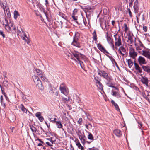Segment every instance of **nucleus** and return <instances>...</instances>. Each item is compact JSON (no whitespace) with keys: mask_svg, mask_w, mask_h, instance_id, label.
I'll list each match as a JSON object with an SVG mask.
<instances>
[{"mask_svg":"<svg viewBox=\"0 0 150 150\" xmlns=\"http://www.w3.org/2000/svg\"><path fill=\"white\" fill-rule=\"evenodd\" d=\"M72 54L73 55V56H74L76 59L74 58L73 60H74L77 62L79 63L81 68L83 69L84 64H83V62L80 60V59H84L85 58V56L76 51H75L72 52Z\"/></svg>","mask_w":150,"mask_h":150,"instance_id":"obj_1","label":"nucleus"},{"mask_svg":"<svg viewBox=\"0 0 150 150\" xmlns=\"http://www.w3.org/2000/svg\"><path fill=\"white\" fill-rule=\"evenodd\" d=\"M33 81L36 86L39 89L42 90L44 89V86L42 85V83L39 78L37 76L34 75L33 76Z\"/></svg>","mask_w":150,"mask_h":150,"instance_id":"obj_2","label":"nucleus"},{"mask_svg":"<svg viewBox=\"0 0 150 150\" xmlns=\"http://www.w3.org/2000/svg\"><path fill=\"white\" fill-rule=\"evenodd\" d=\"M117 32L114 35V37L115 39V44L114 49H117L118 47H120L122 45V41L121 38V36L120 35L117 34Z\"/></svg>","mask_w":150,"mask_h":150,"instance_id":"obj_3","label":"nucleus"},{"mask_svg":"<svg viewBox=\"0 0 150 150\" xmlns=\"http://www.w3.org/2000/svg\"><path fill=\"white\" fill-rule=\"evenodd\" d=\"M129 56L132 59H135L137 56V53L135 50L132 48H130L129 49Z\"/></svg>","mask_w":150,"mask_h":150,"instance_id":"obj_4","label":"nucleus"},{"mask_svg":"<svg viewBox=\"0 0 150 150\" xmlns=\"http://www.w3.org/2000/svg\"><path fill=\"white\" fill-rule=\"evenodd\" d=\"M62 84L60 86L59 89L62 93L63 94L67 96L69 93L68 89L67 87L65 86H62Z\"/></svg>","mask_w":150,"mask_h":150,"instance_id":"obj_5","label":"nucleus"},{"mask_svg":"<svg viewBox=\"0 0 150 150\" xmlns=\"http://www.w3.org/2000/svg\"><path fill=\"white\" fill-rule=\"evenodd\" d=\"M106 36L107 38V40L108 43L111 46L112 49H114V45L112 40L111 39L108 33V32L106 33Z\"/></svg>","mask_w":150,"mask_h":150,"instance_id":"obj_6","label":"nucleus"},{"mask_svg":"<svg viewBox=\"0 0 150 150\" xmlns=\"http://www.w3.org/2000/svg\"><path fill=\"white\" fill-rule=\"evenodd\" d=\"M13 24L12 22L11 21L9 22V24L5 27L6 30L8 32H10L13 30H15V28L13 26Z\"/></svg>","mask_w":150,"mask_h":150,"instance_id":"obj_7","label":"nucleus"},{"mask_svg":"<svg viewBox=\"0 0 150 150\" xmlns=\"http://www.w3.org/2000/svg\"><path fill=\"white\" fill-rule=\"evenodd\" d=\"M138 61L140 65L143 64H146L147 63L145 59L142 56H139L138 59Z\"/></svg>","mask_w":150,"mask_h":150,"instance_id":"obj_8","label":"nucleus"},{"mask_svg":"<svg viewBox=\"0 0 150 150\" xmlns=\"http://www.w3.org/2000/svg\"><path fill=\"white\" fill-rule=\"evenodd\" d=\"M105 79L107 81V84L108 85L110 84V82L112 80V78L111 76L108 74L107 73L103 78Z\"/></svg>","mask_w":150,"mask_h":150,"instance_id":"obj_9","label":"nucleus"},{"mask_svg":"<svg viewBox=\"0 0 150 150\" xmlns=\"http://www.w3.org/2000/svg\"><path fill=\"white\" fill-rule=\"evenodd\" d=\"M133 8L135 13H138L139 8L137 0H136L135 1Z\"/></svg>","mask_w":150,"mask_h":150,"instance_id":"obj_10","label":"nucleus"},{"mask_svg":"<svg viewBox=\"0 0 150 150\" xmlns=\"http://www.w3.org/2000/svg\"><path fill=\"white\" fill-rule=\"evenodd\" d=\"M141 81L146 86H148L149 81L147 78L142 76L141 79Z\"/></svg>","mask_w":150,"mask_h":150,"instance_id":"obj_11","label":"nucleus"},{"mask_svg":"<svg viewBox=\"0 0 150 150\" xmlns=\"http://www.w3.org/2000/svg\"><path fill=\"white\" fill-rule=\"evenodd\" d=\"M126 49L123 46H121L120 47L118 50L119 53L121 54L122 56H124L125 53L126 52Z\"/></svg>","mask_w":150,"mask_h":150,"instance_id":"obj_12","label":"nucleus"},{"mask_svg":"<svg viewBox=\"0 0 150 150\" xmlns=\"http://www.w3.org/2000/svg\"><path fill=\"white\" fill-rule=\"evenodd\" d=\"M97 47L102 52L105 53L106 52L108 53V52L106 50L103 46L100 43L97 44Z\"/></svg>","mask_w":150,"mask_h":150,"instance_id":"obj_13","label":"nucleus"},{"mask_svg":"<svg viewBox=\"0 0 150 150\" xmlns=\"http://www.w3.org/2000/svg\"><path fill=\"white\" fill-rule=\"evenodd\" d=\"M114 133L117 137H120L122 135V132L117 129H115L113 131Z\"/></svg>","mask_w":150,"mask_h":150,"instance_id":"obj_14","label":"nucleus"},{"mask_svg":"<svg viewBox=\"0 0 150 150\" xmlns=\"http://www.w3.org/2000/svg\"><path fill=\"white\" fill-rule=\"evenodd\" d=\"M142 55L150 59V53L149 52L143 50Z\"/></svg>","mask_w":150,"mask_h":150,"instance_id":"obj_15","label":"nucleus"},{"mask_svg":"<svg viewBox=\"0 0 150 150\" xmlns=\"http://www.w3.org/2000/svg\"><path fill=\"white\" fill-rule=\"evenodd\" d=\"M98 74L100 76L103 77V78L106 75L107 73L105 71L103 70H100L99 69H98Z\"/></svg>","mask_w":150,"mask_h":150,"instance_id":"obj_16","label":"nucleus"},{"mask_svg":"<svg viewBox=\"0 0 150 150\" xmlns=\"http://www.w3.org/2000/svg\"><path fill=\"white\" fill-rule=\"evenodd\" d=\"M71 44L72 45L78 47L80 48V47L79 43L77 40L75 39L74 38Z\"/></svg>","mask_w":150,"mask_h":150,"instance_id":"obj_17","label":"nucleus"},{"mask_svg":"<svg viewBox=\"0 0 150 150\" xmlns=\"http://www.w3.org/2000/svg\"><path fill=\"white\" fill-rule=\"evenodd\" d=\"M112 94L115 97L117 98H120L121 97V96L120 94L119 93L118 91H116L112 90Z\"/></svg>","mask_w":150,"mask_h":150,"instance_id":"obj_18","label":"nucleus"},{"mask_svg":"<svg viewBox=\"0 0 150 150\" xmlns=\"http://www.w3.org/2000/svg\"><path fill=\"white\" fill-rule=\"evenodd\" d=\"M20 107L21 110L23 113L26 114H28V113H30V112L28 110L26 109L22 104H21Z\"/></svg>","mask_w":150,"mask_h":150,"instance_id":"obj_19","label":"nucleus"},{"mask_svg":"<svg viewBox=\"0 0 150 150\" xmlns=\"http://www.w3.org/2000/svg\"><path fill=\"white\" fill-rule=\"evenodd\" d=\"M142 68L144 71L148 73H150V66L148 65L143 66Z\"/></svg>","mask_w":150,"mask_h":150,"instance_id":"obj_20","label":"nucleus"},{"mask_svg":"<svg viewBox=\"0 0 150 150\" xmlns=\"http://www.w3.org/2000/svg\"><path fill=\"white\" fill-rule=\"evenodd\" d=\"M75 142L76 145L79 149H80L81 150H83V147L81 145L78 140H75Z\"/></svg>","mask_w":150,"mask_h":150,"instance_id":"obj_21","label":"nucleus"},{"mask_svg":"<svg viewBox=\"0 0 150 150\" xmlns=\"http://www.w3.org/2000/svg\"><path fill=\"white\" fill-rule=\"evenodd\" d=\"M134 65L135 69L139 73H141L142 72V70L141 68L139 66V65L137 63L135 62L134 63Z\"/></svg>","mask_w":150,"mask_h":150,"instance_id":"obj_22","label":"nucleus"},{"mask_svg":"<svg viewBox=\"0 0 150 150\" xmlns=\"http://www.w3.org/2000/svg\"><path fill=\"white\" fill-rule=\"evenodd\" d=\"M111 103L114 105L115 109L118 111L120 112V109L119 108L118 105L113 100L111 101Z\"/></svg>","mask_w":150,"mask_h":150,"instance_id":"obj_23","label":"nucleus"},{"mask_svg":"<svg viewBox=\"0 0 150 150\" xmlns=\"http://www.w3.org/2000/svg\"><path fill=\"white\" fill-rule=\"evenodd\" d=\"M22 31V32L23 33V34L24 35V37H22V39L23 40H24L25 42H27L28 44L30 42L29 40H27L25 37L28 38L27 37L26 35L25 34V33L22 30H21Z\"/></svg>","mask_w":150,"mask_h":150,"instance_id":"obj_24","label":"nucleus"},{"mask_svg":"<svg viewBox=\"0 0 150 150\" xmlns=\"http://www.w3.org/2000/svg\"><path fill=\"white\" fill-rule=\"evenodd\" d=\"M35 71L37 75L39 77L42 76L44 74L42 71L38 69H35Z\"/></svg>","mask_w":150,"mask_h":150,"instance_id":"obj_25","label":"nucleus"},{"mask_svg":"<svg viewBox=\"0 0 150 150\" xmlns=\"http://www.w3.org/2000/svg\"><path fill=\"white\" fill-rule=\"evenodd\" d=\"M3 9L4 11L5 14H7L8 15V16H10L9 10L7 6L3 8Z\"/></svg>","mask_w":150,"mask_h":150,"instance_id":"obj_26","label":"nucleus"},{"mask_svg":"<svg viewBox=\"0 0 150 150\" xmlns=\"http://www.w3.org/2000/svg\"><path fill=\"white\" fill-rule=\"evenodd\" d=\"M126 60L127 62L128 63L129 67L130 68H131L133 64V62L130 59H126Z\"/></svg>","mask_w":150,"mask_h":150,"instance_id":"obj_27","label":"nucleus"},{"mask_svg":"<svg viewBox=\"0 0 150 150\" xmlns=\"http://www.w3.org/2000/svg\"><path fill=\"white\" fill-rule=\"evenodd\" d=\"M14 19L16 20L18 16H20V14L18 11L15 10L14 11Z\"/></svg>","mask_w":150,"mask_h":150,"instance_id":"obj_28","label":"nucleus"},{"mask_svg":"<svg viewBox=\"0 0 150 150\" xmlns=\"http://www.w3.org/2000/svg\"><path fill=\"white\" fill-rule=\"evenodd\" d=\"M96 86L99 89L101 90L103 89V86L100 81L98 83H96Z\"/></svg>","mask_w":150,"mask_h":150,"instance_id":"obj_29","label":"nucleus"},{"mask_svg":"<svg viewBox=\"0 0 150 150\" xmlns=\"http://www.w3.org/2000/svg\"><path fill=\"white\" fill-rule=\"evenodd\" d=\"M56 124L57 127L59 128H61L62 127V125L60 121L56 122Z\"/></svg>","mask_w":150,"mask_h":150,"instance_id":"obj_30","label":"nucleus"},{"mask_svg":"<svg viewBox=\"0 0 150 150\" xmlns=\"http://www.w3.org/2000/svg\"><path fill=\"white\" fill-rule=\"evenodd\" d=\"M92 35H93V40L96 41L97 40V36L95 30L92 33Z\"/></svg>","mask_w":150,"mask_h":150,"instance_id":"obj_31","label":"nucleus"},{"mask_svg":"<svg viewBox=\"0 0 150 150\" xmlns=\"http://www.w3.org/2000/svg\"><path fill=\"white\" fill-rule=\"evenodd\" d=\"M30 127L31 129V131H32L33 133H35L37 131V129L35 127H34L33 125H30Z\"/></svg>","mask_w":150,"mask_h":150,"instance_id":"obj_32","label":"nucleus"},{"mask_svg":"<svg viewBox=\"0 0 150 150\" xmlns=\"http://www.w3.org/2000/svg\"><path fill=\"white\" fill-rule=\"evenodd\" d=\"M41 80L44 81H47V79L45 77V74H44L40 76V77Z\"/></svg>","mask_w":150,"mask_h":150,"instance_id":"obj_33","label":"nucleus"},{"mask_svg":"<svg viewBox=\"0 0 150 150\" xmlns=\"http://www.w3.org/2000/svg\"><path fill=\"white\" fill-rule=\"evenodd\" d=\"M0 5L3 8L7 6V4L6 1H3V3H1Z\"/></svg>","mask_w":150,"mask_h":150,"instance_id":"obj_34","label":"nucleus"},{"mask_svg":"<svg viewBox=\"0 0 150 150\" xmlns=\"http://www.w3.org/2000/svg\"><path fill=\"white\" fill-rule=\"evenodd\" d=\"M59 15L60 16L62 17L63 18L66 19L67 18V16H66V15L63 13H62L59 12Z\"/></svg>","mask_w":150,"mask_h":150,"instance_id":"obj_35","label":"nucleus"},{"mask_svg":"<svg viewBox=\"0 0 150 150\" xmlns=\"http://www.w3.org/2000/svg\"><path fill=\"white\" fill-rule=\"evenodd\" d=\"M128 40L129 41H127V42L129 41L130 44H132L134 43L133 40L132 38L130 36H129L128 37Z\"/></svg>","mask_w":150,"mask_h":150,"instance_id":"obj_36","label":"nucleus"},{"mask_svg":"<svg viewBox=\"0 0 150 150\" xmlns=\"http://www.w3.org/2000/svg\"><path fill=\"white\" fill-rule=\"evenodd\" d=\"M3 24L4 26L5 27L9 24V23L8 22V21L6 19H5L3 21Z\"/></svg>","mask_w":150,"mask_h":150,"instance_id":"obj_37","label":"nucleus"},{"mask_svg":"<svg viewBox=\"0 0 150 150\" xmlns=\"http://www.w3.org/2000/svg\"><path fill=\"white\" fill-rule=\"evenodd\" d=\"M124 31L125 33H126L128 30V28L127 26V25L126 23H125L124 25Z\"/></svg>","mask_w":150,"mask_h":150,"instance_id":"obj_38","label":"nucleus"},{"mask_svg":"<svg viewBox=\"0 0 150 150\" xmlns=\"http://www.w3.org/2000/svg\"><path fill=\"white\" fill-rule=\"evenodd\" d=\"M88 138L90 140H93V137L92 135V134L91 133H89V135L88 137Z\"/></svg>","mask_w":150,"mask_h":150,"instance_id":"obj_39","label":"nucleus"},{"mask_svg":"<svg viewBox=\"0 0 150 150\" xmlns=\"http://www.w3.org/2000/svg\"><path fill=\"white\" fill-rule=\"evenodd\" d=\"M51 143H50L49 142H46V144L49 146H53L52 144L53 143V141H50Z\"/></svg>","mask_w":150,"mask_h":150,"instance_id":"obj_40","label":"nucleus"},{"mask_svg":"<svg viewBox=\"0 0 150 150\" xmlns=\"http://www.w3.org/2000/svg\"><path fill=\"white\" fill-rule=\"evenodd\" d=\"M64 102L65 103H66V102H68V101H69V99L67 98H65L63 97L62 98Z\"/></svg>","mask_w":150,"mask_h":150,"instance_id":"obj_41","label":"nucleus"},{"mask_svg":"<svg viewBox=\"0 0 150 150\" xmlns=\"http://www.w3.org/2000/svg\"><path fill=\"white\" fill-rule=\"evenodd\" d=\"M92 127V125L90 123H89L88 125H86V127L88 129H89L91 128Z\"/></svg>","mask_w":150,"mask_h":150,"instance_id":"obj_42","label":"nucleus"},{"mask_svg":"<svg viewBox=\"0 0 150 150\" xmlns=\"http://www.w3.org/2000/svg\"><path fill=\"white\" fill-rule=\"evenodd\" d=\"M3 84L6 87V86H7L8 85V81H3Z\"/></svg>","mask_w":150,"mask_h":150,"instance_id":"obj_43","label":"nucleus"},{"mask_svg":"<svg viewBox=\"0 0 150 150\" xmlns=\"http://www.w3.org/2000/svg\"><path fill=\"white\" fill-rule=\"evenodd\" d=\"M35 116L38 118L40 117L41 116V114L40 112H38L35 114Z\"/></svg>","mask_w":150,"mask_h":150,"instance_id":"obj_44","label":"nucleus"},{"mask_svg":"<svg viewBox=\"0 0 150 150\" xmlns=\"http://www.w3.org/2000/svg\"><path fill=\"white\" fill-rule=\"evenodd\" d=\"M56 118H52L50 119V121L51 122H52L53 123L55 122L56 123V122L57 121H56Z\"/></svg>","mask_w":150,"mask_h":150,"instance_id":"obj_45","label":"nucleus"},{"mask_svg":"<svg viewBox=\"0 0 150 150\" xmlns=\"http://www.w3.org/2000/svg\"><path fill=\"white\" fill-rule=\"evenodd\" d=\"M127 10V11H128V13H129V16L131 17H132V12H131V11L130 10V9L129 8H128Z\"/></svg>","mask_w":150,"mask_h":150,"instance_id":"obj_46","label":"nucleus"},{"mask_svg":"<svg viewBox=\"0 0 150 150\" xmlns=\"http://www.w3.org/2000/svg\"><path fill=\"white\" fill-rule=\"evenodd\" d=\"M72 17L73 19L75 21H77V17L75 16V15H72Z\"/></svg>","mask_w":150,"mask_h":150,"instance_id":"obj_47","label":"nucleus"},{"mask_svg":"<svg viewBox=\"0 0 150 150\" xmlns=\"http://www.w3.org/2000/svg\"><path fill=\"white\" fill-rule=\"evenodd\" d=\"M67 54V55L69 57H71V59H73L74 57H73V55H72V54H71L69 53L68 54Z\"/></svg>","mask_w":150,"mask_h":150,"instance_id":"obj_48","label":"nucleus"},{"mask_svg":"<svg viewBox=\"0 0 150 150\" xmlns=\"http://www.w3.org/2000/svg\"><path fill=\"white\" fill-rule=\"evenodd\" d=\"M87 150H99V149L97 148H95L94 147L91 148H89Z\"/></svg>","mask_w":150,"mask_h":150,"instance_id":"obj_49","label":"nucleus"},{"mask_svg":"<svg viewBox=\"0 0 150 150\" xmlns=\"http://www.w3.org/2000/svg\"><path fill=\"white\" fill-rule=\"evenodd\" d=\"M0 35H1L2 36L3 38H5V34L3 33V32L1 30H0Z\"/></svg>","mask_w":150,"mask_h":150,"instance_id":"obj_50","label":"nucleus"},{"mask_svg":"<svg viewBox=\"0 0 150 150\" xmlns=\"http://www.w3.org/2000/svg\"><path fill=\"white\" fill-rule=\"evenodd\" d=\"M108 86H109V87H112V88H115V89L118 91H119V89H118L117 88H116V87H114V86H112V84L110 83V84H109V85H108Z\"/></svg>","mask_w":150,"mask_h":150,"instance_id":"obj_51","label":"nucleus"},{"mask_svg":"<svg viewBox=\"0 0 150 150\" xmlns=\"http://www.w3.org/2000/svg\"><path fill=\"white\" fill-rule=\"evenodd\" d=\"M82 119L81 118H80L79 119L78 122L79 124H81L82 123Z\"/></svg>","mask_w":150,"mask_h":150,"instance_id":"obj_52","label":"nucleus"},{"mask_svg":"<svg viewBox=\"0 0 150 150\" xmlns=\"http://www.w3.org/2000/svg\"><path fill=\"white\" fill-rule=\"evenodd\" d=\"M77 11V9H75L73 11V13L72 15H75V14L76 13Z\"/></svg>","mask_w":150,"mask_h":150,"instance_id":"obj_53","label":"nucleus"},{"mask_svg":"<svg viewBox=\"0 0 150 150\" xmlns=\"http://www.w3.org/2000/svg\"><path fill=\"white\" fill-rule=\"evenodd\" d=\"M38 119L41 122H42L44 120V118L42 116H41L40 117H39Z\"/></svg>","mask_w":150,"mask_h":150,"instance_id":"obj_54","label":"nucleus"},{"mask_svg":"<svg viewBox=\"0 0 150 150\" xmlns=\"http://www.w3.org/2000/svg\"><path fill=\"white\" fill-rule=\"evenodd\" d=\"M143 29L144 31L146 32L147 31V27L146 26H143Z\"/></svg>","mask_w":150,"mask_h":150,"instance_id":"obj_55","label":"nucleus"},{"mask_svg":"<svg viewBox=\"0 0 150 150\" xmlns=\"http://www.w3.org/2000/svg\"><path fill=\"white\" fill-rule=\"evenodd\" d=\"M92 9V8L91 7H88V8H86V10H87V12H92V11H89V10H91Z\"/></svg>","mask_w":150,"mask_h":150,"instance_id":"obj_56","label":"nucleus"},{"mask_svg":"<svg viewBox=\"0 0 150 150\" xmlns=\"http://www.w3.org/2000/svg\"><path fill=\"white\" fill-rule=\"evenodd\" d=\"M79 138L81 140V141L83 143L84 142L85 140L83 138V137H81V138Z\"/></svg>","mask_w":150,"mask_h":150,"instance_id":"obj_57","label":"nucleus"},{"mask_svg":"<svg viewBox=\"0 0 150 150\" xmlns=\"http://www.w3.org/2000/svg\"><path fill=\"white\" fill-rule=\"evenodd\" d=\"M94 79L95 81V83H98V82H99V81L95 77L94 78Z\"/></svg>","mask_w":150,"mask_h":150,"instance_id":"obj_58","label":"nucleus"},{"mask_svg":"<svg viewBox=\"0 0 150 150\" xmlns=\"http://www.w3.org/2000/svg\"><path fill=\"white\" fill-rule=\"evenodd\" d=\"M94 79L95 81V83H98V82H99V81L95 77L94 78Z\"/></svg>","mask_w":150,"mask_h":150,"instance_id":"obj_59","label":"nucleus"},{"mask_svg":"<svg viewBox=\"0 0 150 150\" xmlns=\"http://www.w3.org/2000/svg\"><path fill=\"white\" fill-rule=\"evenodd\" d=\"M14 128H15L14 127H10V129L11 130V131L12 132H13V130L14 129Z\"/></svg>","mask_w":150,"mask_h":150,"instance_id":"obj_60","label":"nucleus"},{"mask_svg":"<svg viewBox=\"0 0 150 150\" xmlns=\"http://www.w3.org/2000/svg\"><path fill=\"white\" fill-rule=\"evenodd\" d=\"M0 100H1V103H2V102L3 100V97L2 95L1 96Z\"/></svg>","mask_w":150,"mask_h":150,"instance_id":"obj_61","label":"nucleus"},{"mask_svg":"<svg viewBox=\"0 0 150 150\" xmlns=\"http://www.w3.org/2000/svg\"><path fill=\"white\" fill-rule=\"evenodd\" d=\"M134 0H131V1L129 3V6L131 7L132 6V4L133 1Z\"/></svg>","mask_w":150,"mask_h":150,"instance_id":"obj_62","label":"nucleus"},{"mask_svg":"<svg viewBox=\"0 0 150 150\" xmlns=\"http://www.w3.org/2000/svg\"><path fill=\"white\" fill-rule=\"evenodd\" d=\"M37 140L39 141L40 142H41L42 143H43V141H41V140L39 138H38L37 139Z\"/></svg>","mask_w":150,"mask_h":150,"instance_id":"obj_63","label":"nucleus"},{"mask_svg":"<svg viewBox=\"0 0 150 150\" xmlns=\"http://www.w3.org/2000/svg\"><path fill=\"white\" fill-rule=\"evenodd\" d=\"M1 91H2V93H3L4 95H5V94H5V93H4V91L2 89V88H1Z\"/></svg>","mask_w":150,"mask_h":150,"instance_id":"obj_64","label":"nucleus"}]
</instances>
